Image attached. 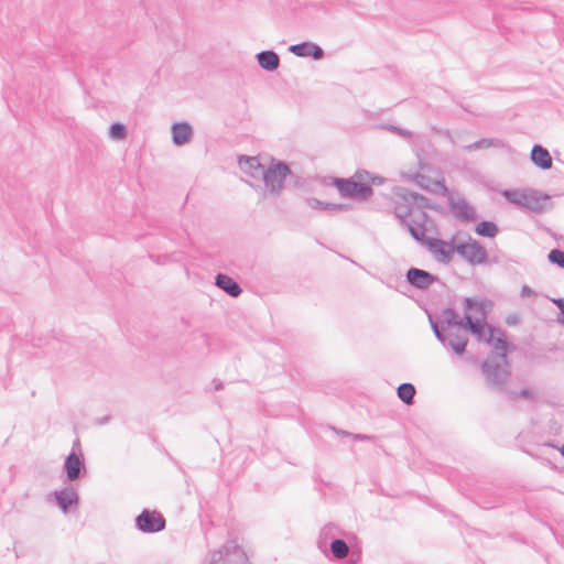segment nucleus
Returning <instances> with one entry per match:
<instances>
[{
  "mask_svg": "<svg viewBox=\"0 0 564 564\" xmlns=\"http://www.w3.org/2000/svg\"><path fill=\"white\" fill-rule=\"evenodd\" d=\"M501 195L508 203L535 214H542L553 207L549 194L533 188L505 189Z\"/></svg>",
  "mask_w": 564,
  "mask_h": 564,
  "instance_id": "f257e3e1",
  "label": "nucleus"
},
{
  "mask_svg": "<svg viewBox=\"0 0 564 564\" xmlns=\"http://www.w3.org/2000/svg\"><path fill=\"white\" fill-rule=\"evenodd\" d=\"M480 370L489 388L502 391L510 378L507 354L492 352L480 362Z\"/></svg>",
  "mask_w": 564,
  "mask_h": 564,
  "instance_id": "f03ea898",
  "label": "nucleus"
},
{
  "mask_svg": "<svg viewBox=\"0 0 564 564\" xmlns=\"http://www.w3.org/2000/svg\"><path fill=\"white\" fill-rule=\"evenodd\" d=\"M292 174L288 163L272 159L271 164L262 172L261 180L271 195L280 196L284 188V181Z\"/></svg>",
  "mask_w": 564,
  "mask_h": 564,
  "instance_id": "7ed1b4c3",
  "label": "nucleus"
},
{
  "mask_svg": "<svg viewBox=\"0 0 564 564\" xmlns=\"http://www.w3.org/2000/svg\"><path fill=\"white\" fill-rule=\"evenodd\" d=\"M202 564H248V556L236 539L206 555Z\"/></svg>",
  "mask_w": 564,
  "mask_h": 564,
  "instance_id": "20e7f679",
  "label": "nucleus"
},
{
  "mask_svg": "<svg viewBox=\"0 0 564 564\" xmlns=\"http://www.w3.org/2000/svg\"><path fill=\"white\" fill-rule=\"evenodd\" d=\"M330 184L335 186L341 197L351 198L357 200H367L372 194L373 189L367 182H355L354 177L341 178L330 177Z\"/></svg>",
  "mask_w": 564,
  "mask_h": 564,
  "instance_id": "39448f33",
  "label": "nucleus"
},
{
  "mask_svg": "<svg viewBox=\"0 0 564 564\" xmlns=\"http://www.w3.org/2000/svg\"><path fill=\"white\" fill-rule=\"evenodd\" d=\"M456 252L471 265L485 264L489 260L486 248L470 237L466 242L456 243Z\"/></svg>",
  "mask_w": 564,
  "mask_h": 564,
  "instance_id": "423d86ee",
  "label": "nucleus"
},
{
  "mask_svg": "<svg viewBox=\"0 0 564 564\" xmlns=\"http://www.w3.org/2000/svg\"><path fill=\"white\" fill-rule=\"evenodd\" d=\"M417 238L423 239V236L419 235ZM425 246L433 257L442 263H449L453 259V254L456 252V243L454 238L448 242L440 238L424 237Z\"/></svg>",
  "mask_w": 564,
  "mask_h": 564,
  "instance_id": "0eeeda50",
  "label": "nucleus"
},
{
  "mask_svg": "<svg viewBox=\"0 0 564 564\" xmlns=\"http://www.w3.org/2000/svg\"><path fill=\"white\" fill-rule=\"evenodd\" d=\"M135 528L143 533H158L165 529V518L156 510L143 509L134 520Z\"/></svg>",
  "mask_w": 564,
  "mask_h": 564,
  "instance_id": "6e6552de",
  "label": "nucleus"
},
{
  "mask_svg": "<svg viewBox=\"0 0 564 564\" xmlns=\"http://www.w3.org/2000/svg\"><path fill=\"white\" fill-rule=\"evenodd\" d=\"M79 446V441L76 440L73 445L72 452L66 456L64 462V471L69 481H76L86 474V466L82 454L75 453V447Z\"/></svg>",
  "mask_w": 564,
  "mask_h": 564,
  "instance_id": "1a4fd4ad",
  "label": "nucleus"
},
{
  "mask_svg": "<svg viewBox=\"0 0 564 564\" xmlns=\"http://www.w3.org/2000/svg\"><path fill=\"white\" fill-rule=\"evenodd\" d=\"M430 220V216L426 212H416L412 217L408 219L405 224L402 225L403 228H405L411 237L419 242L420 245H424L425 240L417 238L419 235L424 237H427L425 235L426 228L425 225Z\"/></svg>",
  "mask_w": 564,
  "mask_h": 564,
  "instance_id": "9d476101",
  "label": "nucleus"
},
{
  "mask_svg": "<svg viewBox=\"0 0 564 564\" xmlns=\"http://www.w3.org/2000/svg\"><path fill=\"white\" fill-rule=\"evenodd\" d=\"M406 282L415 289L426 290L438 281V276L419 268H410L405 272Z\"/></svg>",
  "mask_w": 564,
  "mask_h": 564,
  "instance_id": "9b49d317",
  "label": "nucleus"
},
{
  "mask_svg": "<svg viewBox=\"0 0 564 564\" xmlns=\"http://www.w3.org/2000/svg\"><path fill=\"white\" fill-rule=\"evenodd\" d=\"M448 206L453 215L463 223H471L477 218L474 207L464 198L449 197Z\"/></svg>",
  "mask_w": 564,
  "mask_h": 564,
  "instance_id": "f8f14e48",
  "label": "nucleus"
},
{
  "mask_svg": "<svg viewBox=\"0 0 564 564\" xmlns=\"http://www.w3.org/2000/svg\"><path fill=\"white\" fill-rule=\"evenodd\" d=\"M289 51L299 57H312L319 61L324 57V50L313 42H302L289 46Z\"/></svg>",
  "mask_w": 564,
  "mask_h": 564,
  "instance_id": "ddd939ff",
  "label": "nucleus"
},
{
  "mask_svg": "<svg viewBox=\"0 0 564 564\" xmlns=\"http://www.w3.org/2000/svg\"><path fill=\"white\" fill-rule=\"evenodd\" d=\"M397 198L398 199L394 205V215L402 226L408 221L410 217L416 213V210L413 209L412 203L405 200V188H401L400 192L397 193Z\"/></svg>",
  "mask_w": 564,
  "mask_h": 564,
  "instance_id": "4468645a",
  "label": "nucleus"
},
{
  "mask_svg": "<svg viewBox=\"0 0 564 564\" xmlns=\"http://www.w3.org/2000/svg\"><path fill=\"white\" fill-rule=\"evenodd\" d=\"M172 142L176 147H182L188 143L193 138V127L185 121L174 122L171 127Z\"/></svg>",
  "mask_w": 564,
  "mask_h": 564,
  "instance_id": "2eb2a0df",
  "label": "nucleus"
},
{
  "mask_svg": "<svg viewBox=\"0 0 564 564\" xmlns=\"http://www.w3.org/2000/svg\"><path fill=\"white\" fill-rule=\"evenodd\" d=\"M239 166L243 173L252 178H261L265 165H263L257 156L240 155L238 160Z\"/></svg>",
  "mask_w": 564,
  "mask_h": 564,
  "instance_id": "dca6fc26",
  "label": "nucleus"
},
{
  "mask_svg": "<svg viewBox=\"0 0 564 564\" xmlns=\"http://www.w3.org/2000/svg\"><path fill=\"white\" fill-rule=\"evenodd\" d=\"M55 501L58 508L64 512H68L72 506H78L79 497L74 489L64 488L54 492Z\"/></svg>",
  "mask_w": 564,
  "mask_h": 564,
  "instance_id": "f3484780",
  "label": "nucleus"
},
{
  "mask_svg": "<svg viewBox=\"0 0 564 564\" xmlns=\"http://www.w3.org/2000/svg\"><path fill=\"white\" fill-rule=\"evenodd\" d=\"M215 285L231 297H238L242 293V289L238 282L225 273L216 274Z\"/></svg>",
  "mask_w": 564,
  "mask_h": 564,
  "instance_id": "a211bd4d",
  "label": "nucleus"
},
{
  "mask_svg": "<svg viewBox=\"0 0 564 564\" xmlns=\"http://www.w3.org/2000/svg\"><path fill=\"white\" fill-rule=\"evenodd\" d=\"M532 163L541 170H549L552 167V156L547 149L540 144H534L530 154Z\"/></svg>",
  "mask_w": 564,
  "mask_h": 564,
  "instance_id": "6ab92c4d",
  "label": "nucleus"
},
{
  "mask_svg": "<svg viewBox=\"0 0 564 564\" xmlns=\"http://www.w3.org/2000/svg\"><path fill=\"white\" fill-rule=\"evenodd\" d=\"M463 328L469 330L479 340L484 339L485 329H488L489 324L485 322L486 318H473L471 314L465 313Z\"/></svg>",
  "mask_w": 564,
  "mask_h": 564,
  "instance_id": "aec40b11",
  "label": "nucleus"
},
{
  "mask_svg": "<svg viewBox=\"0 0 564 564\" xmlns=\"http://www.w3.org/2000/svg\"><path fill=\"white\" fill-rule=\"evenodd\" d=\"M259 66L267 72H274L280 66V57L272 50L261 51L256 55Z\"/></svg>",
  "mask_w": 564,
  "mask_h": 564,
  "instance_id": "412c9836",
  "label": "nucleus"
},
{
  "mask_svg": "<svg viewBox=\"0 0 564 564\" xmlns=\"http://www.w3.org/2000/svg\"><path fill=\"white\" fill-rule=\"evenodd\" d=\"M405 200L412 203V207L416 212H425V209H436V206L426 196L405 188Z\"/></svg>",
  "mask_w": 564,
  "mask_h": 564,
  "instance_id": "4be33fe9",
  "label": "nucleus"
},
{
  "mask_svg": "<svg viewBox=\"0 0 564 564\" xmlns=\"http://www.w3.org/2000/svg\"><path fill=\"white\" fill-rule=\"evenodd\" d=\"M489 336L484 338V341L491 345L499 352L507 354L508 341L505 337V333L494 326H488Z\"/></svg>",
  "mask_w": 564,
  "mask_h": 564,
  "instance_id": "5701e85b",
  "label": "nucleus"
},
{
  "mask_svg": "<svg viewBox=\"0 0 564 564\" xmlns=\"http://www.w3.org/2000/svg\"><path fill=\"white\" fill-rule=\"evenodd\" d=\"M488 306H491V302L488 300H477L473 297H466L464 300V307L466 313H475L480 315V317L482 318H486V308Z\"/></svg>",
  "mask_w": 564,
  "mask_h": 564,
  "instance_id": "b1692460",
  "label": "nucleus"
},
{
  "mask_svg": "<svg viewBox=\"0 0 564 564\" xmlns=\"http://www.w3.org/2000/svg\"><path fill=\"white\" fill-rule=\"evenodd\" d=\"M447 346L446 348L453 349L456 355H463L466 350L468 338L466 335L449 332L447 334Z\"/></svg>",
  "mask_w": 564,
  "mask_h": 564,
  "instance_id": "393cba45",
  "label": "nucleus"
},
{
  "mask_svg": "<svg viewBox=\"0 0 564 564\" xmlns=\"http://www.w3.org/2000/svg\"><path fill=\"white\" fill-rule=\"evenodd\" d=\"M416 390L412 383H401L397 389L398 398L406 405H411L414 402Z\"/></svg>",
  "mask_w": 564,
  "mask_h": 564,
  "instance_id": "a878e982",
  "label": "nucleus"
},
{
  "mask_svg": "<svg viewBox=\"0 0 564 564\" xmlns=\"http://www.w3.org/2000/svg\"><path fill=\"white\" fill-rule=\"evenodd\" d=\"M499 231L498 226L490 220H482L478 223L475 227V232L478 236L494 238Z\"/></svg>",
  "mask_w": 564,
  "mask_h": 564,
  "instance_id": "bb28decb",
  "label": "nucleus"
},
{
  "mask_svg": "<svg viewBox=\"0 0 564 564\" xmlns=\"http://www.w3.org/2000/svg\"><path fill=\"white\" fill-rule=\"evenodd\" d=\"M329 549L335 558L341 560L349 553V546L343 539H333Z\"/></svg>",
  "mask_w": 564,
  "mask_h": 564,
  "instance_id": "cd10ccee",
  "label": "nucleus"
},
{
  "mask_svg": "<svg viewBox=\"0 0 564 564\" xmlns=\"http://www.w3.org/2000/svg\"><path fill=\"white\" fill-rule=\"evenodd\" d=\"M441 317H442V321L448 327L449 326L463 327V324L465 322L464 317L458 318L456 311L452 307H447V308L443 310Z\"/></svg>",
  "mask_w": 564,
  "mask_h": 564,
  "instance_id": "c85d7f7f",
  "label": "nucleus"
},
{
  "mask_svg": "<svg viewBox=\"0 0 564 564\" xmlns=\"http://www.w3.org/2000/svg\"><path fill=\"white\" fill-rule=\"evenodd\" d=\"M339 533V529L337 525L333 523L326 524L322 530L319 534V541L318 546L322 547V543H326L327 540L337 539L336 535Z\"/></svg>",
  "mask_w": 564,
  "mask_h": 564,
  "instance_id": "c756f323",
  "label": "nucleus"
},
{
  "mask_svg": "<svg viewBox=\"0 0 564 564\" xmlns=\"http://www.w3.org/2000/svg\"><path fill=\"white\" fill-rule=\"evenodd\" d=\"M127 137V128L121 122H113L109 127V138L116 141L123 140Z\"/></svg>",
  "mask_w": 564,
  "mask_h": 564,
  "instance_id": "7c9ffc66",
  "label": "nucleus"
},
{
  "mask_svg": "<svg viewBox=\"0 0 564 564\" xmlns=\"http://www.w3.org/2000/svg\"><path fill=\"white\" fill-rule=\"evenodd\" d=\"M547 259L552 264H556L560 268L564 269V251L561 249H552L549 254Z\"/></svg>",
  "mask_w": 564,
  "mask_h": 564,
  "instance_id": "2f4dec72",
  "label": "nucleus"
},
{
  "mask_svg": "<svg viewBox=\"0 0 564 564\" xmlns=\"http://www.w3.org/2000/svg\"><path fill=\"white\" fill-rule=\"evenodd\" d=\"M496 144V141L494 139H480L474 143H470L465 147L467 151L478 150L481 148H490Z\"/></svg>",
  "mask_w": 564,
  "mask_h": 564,
  "instance_id": "473e14b6",
  "label": "nucleus"
},
{
  "mask_svg": "<svg viewBox=\"0 0 564 564\" xmlns=\"http://www.w3.org/2000/svg\"><path fill=\"white\" fill-rule=\"evenodd\" d=\"M430 323L432 330L437 338V340L444 346H447V334H444V332L438 327L437 323L433 321V318L430 316Z\"/></svg>",
  "mask_w": 564,
  "mask_h": 564,
  "instance_id": "72a5a7b5",
  "label": "nucleus"
},
{
  "mask_svg": "<svg viewBox=\"0 0 564 564\" xmlns=\"http://www.w3.org/2000/svg\"><path fill=\"white\" fill-rule=\"evenodd\" d=\"M305 204L313 209H319V210H325V206H326V202H322L315 197L305 198Z\"/></svg>",
  "mask_w": 564,
  "mask_h": 564,
  "instance_id": "f704fd0d",
  "label": "nucleus"
},
{
  "mask_svg": "<svg viewBox=\"0 0 564 564\" xmlns=\"http://www.w3.org/2000/svg\"><path fill=\"white\" fill-rule=\"evenodd\" d=\"M351 206L349 204H335V203H326L325 210L329 212H346L349 210Z\"/></svg>",
  "mask_w": 564,
  "mask_h": 564,
  "instance_id": "c9c22d12",
  "label": "nucleus"
},
{
  "mask_svg": "<svg viewBox=\"0 0 564 564\" xmlns=\"http://www.w3.org/2000/svg\"><path fill=\"white\" fill-rule=\"evenodd\" d=\"M552 302L556 305V307L560 310V315L557 317V322L564 326V299L563 297H555L552 299Z\"/></svg>",
  "mask_w": 564,
  "mask_h": 564,
  "instance_id": "e433bc0d",
  "label": "nucleus"
},
{
  "mask_svg": "<svg viewBox=\"0 0 564 564\" xmlns=\"http://www.w3.org/2000/svg\"><path fill=\"white\" fill-rule=\"evenodd\" d=\"M386 129H388L389 131L400 135V137H403V138H411L412 137V132L406 130V129H402V128H399L397 126H393V124H388L386 126Z\"/></svg>",
  "mask_w": 564,
  "mask_h": 564,
  "instance_id": "4c0bfd02",
  "label": "nucleus"
},
{
  "mask_svg": "<svg viewBox=\"0 0 564 564\" xmlns=\"http://www.w3.org/2000/svg\"><path fill=\"white\" fill-rule=\"evenodd\" d=\"M370 175L366 170H357L351 177L355 178V182H369Z\"/></svg>",
  "mask_w": 564,
  "mask_h": 564,
  "instance_id": "58836bf2",
  "label": "nucleus"
},
{
  "mask_svg": "<svg viewBox=\"0 0 564 564\" xmlns=\"http://www.w3.org/2000/svg\"><path fill=\"white\" fill-rule=\"evenodd\" d=\"M520 294L522 297H529V296H534L535 292L529 285H523L521 288Z\"/></svg>",
  "mask_w": 564,
  "mask_h": 564,
  "instance_id": "ea45409f",
  "label": "nucleus"
},
{
  "mask_svg": "<svg viewBox=\"0 0 564 564\" xmlns=\"http://www.w3.org/2000/svg\"><path fill=\"white\" fill-rule=\"evenodd\" d=\"M369 185H381L384 183V178L382 176H379V175H370V180H369Z\"/></svg>",
  "mask_w": 564,
  "mask_h": 564,
  "instance_id": "a19ab883",
  "label": "nucleus"
},
{
  "mask_svg": "<svg viewBox=\"0 0 564 564\" xmlns=\"http://www.w3.org/2000/svg\"><path fill=\"white\" fill-rule=\"evenodd\" d=\"M519 398H523V399L532 400V399H534V395H533V392H532L530 389L524 388V389H522V390L519 392Z\"/></svg>",
  "mask_w": 564,
  "mask_h": 564,
  "instance_id": "79ce46f5",
  "label": "nucleus"
},
{
  "mask_svg": "<svg viewBox=\"0 0 564 564\" xmlns=\"http://www.w3.org/2000/svg\"><path fill=\"white\" fill-rule=\"evenodd\" d=\"M507 394L509 397L510 400H517L519 398V393L514 392V391H507Z\"/></svg>",
  "mask_w": 564,
  "mask_h": 564,
  "instance_id": "37998d69",
  "label": "nucleus"
},
{
  "mask_svg": "<svg viewBox=\"0 0 564 564\" xmlns=\"http://www.w3.org/2000/svg\"><path fill=\"white\" fill-rule=\"evenodd\" d=\"M436 184L442 188V192L444 195H446L448 193L447 187L443 183L437 182Z\"/></svg>",
  "mask_w": 564,
  "mask_h": 564,
  "instance_id": "c03bdc74",
  "label": "nucleus"
},
{
  "mask_svg": "<svg viewBox=\"0 0 564 564\" xmlns=\"http://www.w3.org/2000/svg\"><path fill=\"white\" fill-rule=\"evenodd\" d=\"M354 437H355L356 440H366V438H368V436H367V435H362V434H355V435H354Z\"/></svg>",
  "mask_w": 564,
  "mask_h": 564,
  "instance_id": "a18cd8bd",
  "label": "nucleus"
},
{
  "mask_svg": "<svg viewBox=\"0 0 564 564\" xmlns=\"http://www.w3.org/2000/svg\"><path fill=\"white\" fill-rule=\"evenodd\" d=\"M223 388V382L218 381L215 383V389L220 390Z\"/></svg>",
  "mask_w": 564,
  "mask_h": 564,
  "instance_id": "49530a36",
  "label": "nucleus"
},
{
  "mask_svg": "<svg viewBox=\"0 0 564 564\" xmlns=\"http://www.w3.org/2000/svg\"><path fill=\"white\" fill-rule=\"evenodd\" d=\"M107 421H108V417H105V419H102V420H101V423L104 424V423H106Z\"/></svg>",
  "mask_w": 564,
  "mask_h": 564,
  "instance_id": "de8ad7c7",
  "label": "nucleus"
},
{
  "mask_svg": "<svg viewBox=\"0 0 564 564\" xmlns=\"http://www.w3.org/2000/svg\"><path fill=\"white\" fill-rule=\"evenodd\" d=\"M492 262L497 263L498 262V258H494Z\"/></svg>",
  "mask_w": 564,
  "mask_h": 564,
  "instance_id": "09e8293b",
  "label": "nucleus"
},
{
  "mask_svg": "<svg viewBox=\"0 0 564 564\" xmlns=\"http://www.w3.org/2000/svg\"><path fill=\"white\" fill-rule=\"evenodd\" d=\"M341 434L344 435H350L349 433L345 432V431H341Z\"/></svg>",
  "mask_w": 564,
  "mask_h": 564,
  "instance_id": "8fccbe9b",
  "label": "nucleus"
},
{
  "mask_svg": "<svg viewBox=\"0 0 564 564\" xmlns=\"http://www.w3.org/2000/svg\"><path fill=\"white\" fill-rule=\"evenodd\" d=\"M511 322H513V318L507 319V323H511Z\"/></svg>",
  "mask_w": 564,
  "mask_h": 564,
  "instance_id": "3c124183",
  "label": "nucleus"
},
{
  "mask_svg": "<svg viewBox=\"0 0 564 564\" xmlns=\"http://www.w3.org/2000/svg\"><path fill=\"white\" fill-rule=\"evenodd\" d=\"M511 322H513V318L507 319V323H511Z\"/></svg>",
  "mask_w": 564,
  "mask_h": 564,
  "instance_id": "603ef678",
  "label": "nucleus"
}]
</instances>
